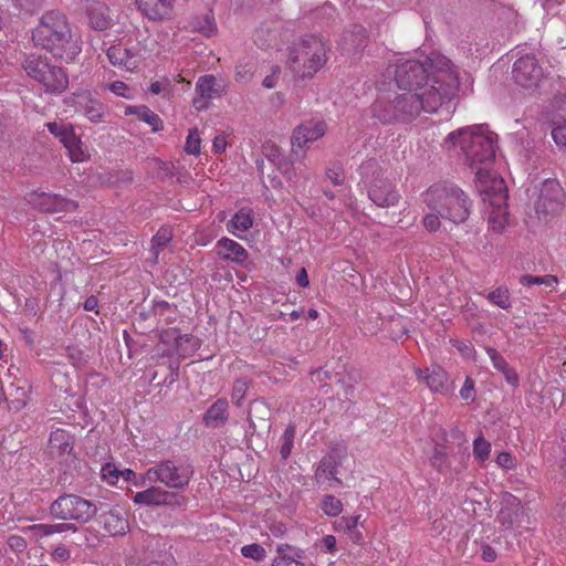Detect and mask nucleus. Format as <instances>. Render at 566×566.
Segmentation results:
<instances>
[{"label": "nucleus", "mask_w": 566, "mask_h": 566, "mask_svg": "<svg viewBox=\"0 0 566 566\" xmlns=\"http://www.w3.org/2000/svg\"><path fill=\"white\" fill-rule=\"evenodd\" d=\"M431 65L434 70L429 88L421 93L409 91L395 97L399 122H411L421 111L436 113L457 97L460 82L452 62L446 56H434L431 59Z\"/></svg>", "instance_id": "obj_1"}, {"label": "nucleus", "mask_w": 566, "mask_h": 566, "mask_svg": "<svg viewBox=\"0 0 566 566\" xmlns=\"http://www.w3.org/2000/svg\"><path fill=\"white\" fill-rule=\"evenodd\" d=\"M32 41L35 46L66 63L73 62L82 52V42L73 34L67 17L57 10L48 11L41 17L32 31Z\"/></svg>", "instance_id": "obj_2"}, {"label": "nucleus", "mask_w": 566, "mask_h": 566, "mask_svg": "<svg viewBox=\"0 0 566 566\" xmlns=\"http://www.w3.org/2000/svg\"><path fill=\"white\" fill-rule=\"evenodd\" d=\"M496 134L483 126L464 127L451 132L446 144L451 147L460 145L464 164L475 170V177L481 184H486L490 178L489 166L495 159Z\"/></svg>", "instance_id": "obj_3"}, {"label": "nucleus", "mask_w": 566, "mask_h": 566, "mask_svg": "<svg viewBox=\"0 0 566 566\" xmlns=\"http://www.w3.org/2000/svg\"><path fill=\"white\" fill-rule=\"evenodd\" d=\"M424 201L442 219L455 224L465 222L471 213L470 198L453 184L444 182L431 186L426 192Z\"/></svg>", "instance_id": "obj_4"}, {"label": "nucleus", "mask_w": 566, "mask_h": 566, "mask_svg": "<svg viewBox=\"0 0 566 566\" xmlns=\"http://www.w3.org/2000/svg\"><path fill=\"white\" fill-rule=\"evenodd\" d=\"M326 52L323 39L305 35L289 49L287 65L301 78L312 77L325 64Z\"/></svg>", "instance_id": "obj_5"}, {"label": "nucleus", "mask_w": 566, "mask_h": 566, "mask_svg": "<svg viewBox=\"0 0 566 566\" xmlns=\"http://www.w3.org/2000/svg\"><path fill=\"white\" fill-rule=\"evenodd\" d=\"M21 67L27 75L39 82L46 93L61 94L69 86V76L63 67L52 64L50 59L40 53H25Z\"/></svg>", "instance_id": "obj_6"}, {"label": "nucleus", "mask_w": 566, "mask_h": 566, "mask_svg": "<svg viewBox=\"0 0 566 566\" xmlns=\"http://www.w3.org/2000/svg\"><path fill=\"white\" fill-rule=\"evenodd\" d=\"M368 198L378 207L389 208L399 202L400 195L396 186L385 176L384 170L375 159H369L360 166Z\"/></svg>", "instance_id": "obj_7"}, {"label": "nucleus", "mask_w": 566, "mask_h": 566, "mask_svg": "<svg viewBox=\"0 0 566 566\" xmlns=\"http://www.w3.org/2000/svg\"><path fill=\"white\" fill-rule=\"evenodd\" d=\"M50 514L61 521L86 524L97 514V505L77 494L64 493L50 505Z\"/></svg>", "instance_id": "obj_8"}, {"label": "nucleus", "mask_w": 566, "mask_h": 566, "mask_svg": "<svg viewBox=\"0 0 566 566\" xmlns=\"http://www.w3.org/2000/svg\"><path fill=\"white\" fill-rule=\"evenodd\" d=\"M193 472V468L190 464L177 463L174 460H164L149 468L146 473L142 475V479L163 483L172 490L184 491L189 485Z\"/></svg>", "instance_id": "obj_9"}, {"label": "nucleus", "mask_w": 566, "mask_h": 566, "mask_svg": "<svg viewBox=\"0 0 566 566\" xmlns=\"http://www.w3.org/2000/svg\"><path fill=\"white\" fill-rule=\"evenodd\" d=\"M434 56L441 55L432 53L424 62L407 60L397 64L394 73L398 87L408 91H424L426 87L422 84L429 80L432 83V71L434 69L431 65V59Z\"/></svg>", "instance_id": "obj_10"}, {"label": "nucleus", "mask_w": 566, "mask_h": 566, "mask_svg": "<svg viewBox=\"0 0 566 566\" xmlns=\"http://www.w3.org/2000/svg\"><path fill=\"white\" fill-rule=\"evenodd\" d=\"M514 83L524 90H535L544 78V71L534 54L520 56L512 67Z\"/></svg>", "instance_id": "obj_11"}, {"label": "nucleus", "mask_w": 566, "mask_h": 566, "mask_svg": "<svg viewBox=\"0 0 566 566\" xmlns=\"http://www.w3.org/2000/svg\"><path fill=\"white\" fill-rule=\"evenodd\" d=\"M564 190L556 179H546L542 184L535 211L544 218L555 216L563 210Z\"/></svg>", "instance_id": "obj_12"}, {"label": "nucleus", "mask_w": 566, "mask_h": 566, "mask_svg": "<svg viewBox=\"0 0 566 566\" xmlns=\"http://www.w3.org/2000/svg\"><path fill=\"white\" fill-rule=\"evenodd\" d=\"M497 520L502 526L507 530L514 528H528L530 518L526 515L520 499L505 493L501 501V510L497 514Z\"/></svg>", "instance_id": "obj_13"}, {"label": "nucleus", "mask_w": 566, "mask_h": 566, "mask_svg": "<svg viewBox=\"0 0 566 566\" xmlns=\"http://www.w3.org/2000/svg\"><path fill=\"white\" fill-rule=\"evenodd\" d=\"M135 566H175L174 556L166 549L161 538L149 536Z\"/></svg>", "instance_id": "obj_14"}, {"label": "nucleus", "mask_w": 566, "mask_h": 566, "mask_svg": "<svg viewBox=\"0 0 566 566\" xmlns=\"http://www.w3.org/2000/svg\"><path fill=\"white\" fill-rule=\"evenodd\" d=\"M33 205L46 213L55 212H71L75 211L78 207L77 202L67 198H64L55 193H38L33 199Z\"/></svg>", "instance_id": "obj_15"}, {"label": "nucleus", "mask_w": 566, "mask_h": 566, "mask_svg": "<svg viewBox=\"0 0 566 566\" xmlns=\"http://www.w3.org/2000/svg\"><path fill=\"white\" fill-rule=\"evenodd\" d=\"M367 42V30L361 24H353L344 31L339 45L344 52L356 54L366 48Z\"/></svg>", "instance_id": "obj_16"}, {"label": "nucleus", "mask_w": 566, "mask_h": 566, "mask_svg": "<svg viewBox=\"0 0 566 566\" xmlns=\"http://www.w3.org/2000/svg\"><path fill=\"white\" fill-rule=\"evenodd\" d=\"M138 10L150 20L170 17L174 0H135Z\"/></svg>", "instance_id": "obj_17"}, {"label": "nucleus", "mask_w": 566, "mask_h": 566, "mask_svg": "<svg viewBox=\"0 0 566 566\" xmlns=\"http://www.w3.org/2000/svg\"><path fill=\"white\" fill-rule=\"evenodd\" d=\"M107 57L111 64L126 71H134L139 65L136 54L120 44L109 46Z\"/></svg>", "instance_id": "obj_18"}, {"label": "nucleus", "mask_w": 566, "mask_h": 566, "mask_svg": "<svg viewBox=\"0 0 566 566\" xmlns=\"http://www.w3.org/2000/svg\"><path fill=\"white\" fill-rule=\"evenodd\" d=\"M229 419V402L226 398L217 399L205 412L202 422L209 428H219Z\"/></svg>", "instance_id": "obj_19"}, {"label": "nucleus", "mask_w": 566, "mask_h": 566, "mask_svg": "<svg viewBox=\"0 0 566 566\" xmlns=\"http://www.w3.org/2000/svg\"><path fill=\"white\" fill-rule=\"evenodd\" d=\"M218 255L227 261L243 264L248 260V251L238 242L222 238L217 242Z\"/></svg>", "instance_id": "obj_20"}, {"label": "nucleus", "mask_w": 566, "mask_h": 566, "mask_svg": "<svg viewBox=\"0 0 566 566\" xmlns=\"http://www.w3.org/2000/svg\"><path fill=\"white\" fill-rule=\"evenodd\" d=\"M325 133L323 123H306L298 125L291 137L293 146L303 147L308 142H314Z\"/></svg>", "instance_id": "obj_21"}, {"label": "nucleus", "mask_w": 566, "mask_h": 566, "mask_svg": "<svg viewBox=\"0 0 566 566\" xmlns=\"http://www.w3.org/2000/svg\"><path fill=\"white\" fill-rule=\"evenodd\" d=\"M3 395L10 409L15 411L22 409L29 399V387L27 381L19 379L18 382H11Z\"/></svg>", "instance_id": "obj_22"}, {"label": "nucleus", "mask_w": 566, "mask_h": 566, "mask_svg": "<svg viewBox=\"0 0 566 566\" xmlns=\"http://www.w3.org/2000/svg\"><path fill=\"white\" fill-rule=\"evenodd\" d=\"M99 522L104 531L112 536L124 535L129 527L127 518L118 510H111L101 514Z\"/></svg>", "instance_id": "obj_23"}, {"label": "nucleus", "mask_w": 566, "mask_h": 566, "mask_svg": "<svg viewBox=\"0 0 566 566\" xmlns=\"http://www.w3.org/2000/svg\"><path fill=\"white\" fill-rule=\"evenodd\" d=\"M90 25L97 31L107 30L111 25V19L106 14L107 7L97 1L88 2L85 7Z\"/></svg>", "instance_id": "obj_24"}, {"label": "nucleus", "mask_w": 566, "mask_h": 566, "mask_svg": "<svg viewBox=\"0 0 566 566\" xmlns=\"http://www.w3.org/2000/svg\"><path fill=\"white\" fill-rule=\"evenodd\" d=\"M396 99H387L379 97L371 106L373 117L377 118L382 124H390L399 122V116L396 111Z\"/></svg>", "instance_id": "obj_25"}, {"label": "nucleus", "mask_w": 566, "mask_h": 566, "mask_svg": "<svg viewBox=\"0 0 566 566\" xmlns=\"http://www.w3.org/2000/svg\"><path fill=\"white\" fill-rule=\"evenodd\" d=\"M418 376L426 380L431 391L439 394L448 392V375L440 366H434L431 370L426 369L424 371L419 369Z\"/></svg>", "instance_id": "obj_26"}, {"label": "nucleus", "mask_w": 566, "mask_h": 566, "mask_svg": "<svg viewBox=\"0 0 566 566\" xmlns=\"http://www.w3.org/2000/svg\"><path fill=\"white\" fill-rule=\"evenodd\" d=\"M492 206L501 207L507 199V189L502 178H493L490 186L480 188Z\"/></svg>", "instance_id": "obj_27"}, {"label": "nucleus", "mask_w": 566, "mask_h": 566, "mask_svg": "<svg viewBox=\"0 0 566 566\" xmlns=\"http://www.w3.org/2000/svg\"><path fill=\"white\" fill-rule=\"evenodd\" d=\"M485 350L492 360L493 367L503 374L507 384L516 386L518 384V376L516 371L510 367L505 358L493 347H486Z\"/></svg>", "instance_id": "obj_28"}, {"label": "nucleus", "mask_w": 566, "mask_h": 566, "mask_svg": "<svg viewBox=\"0 0 566 566\" xmlns=\"http://www.w3.org/2000/svg\"><path fill=\"white\" fill-rule=\"evenodd\" d=\"M78 105L83 111L84 115L93 123L103 122L105 116L108 114V108L103 103L91 97H85Z\"/></svg>", "instance_id": "obj_29"}, {"label": "nucleus", "mask_w": 566, "mask_h": 566, "mask_svg": "<svg viewBox=\"0 0 566 566\" xmlns=\"http://www.w3.org/2000/svg\"><path fill=\"white\" fill-rule=\"evenodd\" d=\"M52 451L56 450L60 455L70 454L73 450V437L63 429L52 431L49 439Z\"/></svg>", "instance_id": "obj_30"}, {"label": "nucleus", "mask_w": 566, "mask_h": 566, "mask_svg": "<svg viewBox=\"0 0 566 566\" xmlns=\"http://www.w3.org/2000/svg\"><path fill=\"white\" fill-rule=\"evenodd\" d=\"M163 488L151 485L148 489L137 492L133 496L135 504L145 506H161Z\"/></svg>", "instance_id": "obj_31"}, {"label": "nucleus", "mask_w": 566, "mask_h": 566, "mask_svg": "<svg viewBox=\"0 0 566 566\" xmlns=\"http://www.w3.org/2000/svg\"><path fill=\"white\" fill-rule=\"evenodd\" d=\"M126 114H136L142 120L153 126L154 132L163 129L160 117L145 105L129 106Z\"/></svg>", "instance_id": "obj_32"}, {"label": "nucleus", "mask_w": 566, "mask_h": 566, "mask_svg": "<svg viewBox=\"0 0 566 566\" xmlns=\"http://www.w3.org/2000/svg\"><path fill=\"white\" fill-rule=\"evenodd\" d=\"M69 151L70 159L73 163L84 161L86 159L85 151L81 139L75 135L74 130L62 143Z\"/></svg>", "instance_id": "obj_33"}, {"label": "nucleus", "mask_w": 566, "mask_h": 566, "mask_svg": "<svg viewBox=\"0 0 566 566\" xmlns=\"http://www.w3.org/2000/svg\"><path fill=\"white\" fill-rule=\"evenodd\" d=\"M39 536H49L54 533H64L67 531L77 532V526L74 523H59V524H35L30 527Z\"/></svg>", "instance_id": "obj_34"}, {"label": "nucleus", "mask_w": 566, "mask_h": 566, "mask_svg": "<svg viewBox=\"0 0 566 566\" xmlns=\"http://www.w3.org/2000/svg\"><path fill=\"white\" fill-rule=\"evenodd\" d=\"M191 25L193 30L200 32L205 36H212L217 32V24L211 10L202 17L195 18Z\"/></svg>", "instance_id": "obj_35"}, {"label": "nucleus", "mask_w": 566, "mask_h": 566, "mask_svg": "<svg viewBox=\"0 0 566 566\" xmlns=\"http://www.w3.org/2000/svg\"><path fill=\"white\" fill-rule=\"evenodd\" d=\"M172 239V231L168 227H161L151 239V253L157 262L159 252L163 251Z\"/></svg>", "instance_id": "obj_36"}, {"label": "nucleus", "mask_w": 566, "mask_h": 566, "mask_svg": "<svg viewBox=\"0 0 566 566\" xmlns=\"http://www.w3.org/2000/svg\"><path fill=\"white\" fill-rule=\"evenodd\" d=\"M336 474H337V462H336L335 457L333 454H328V455L324 457L318 463V467L315 472V478L317 480H319V479L326 476V478H332L335 481L339 482Z\"/></svg>", "instance_id": "obj_37"}, {"label": "nucleus", "mask_w": 566, "mask_h": 566, "mask_svg": "<svg viewBox=\"0 0 566 566\" xmlns=\"http://www.w3.org/2000/svg\"><path fill=\"white\" fill-rule=\"evenodd\" d=\"M216 77L213 75L200 76L196 84V92L202 97L209 99L219 96V91L216 88Z\"/></svg>", "instance_id": "obj_38"}, {"label": "nucleus", "mask_w": 566, "mask_h": 566, "mask_svg": "<svg viewBox=\"0 0 566 566\" xmlns=\"http://www.w3.org/2000/svg\"><path fill=\"white\" fill-rule=\"evenodd\" d=\"M184 491H168L163 489L161 493V505L171 507V509H178L182 507L187 504L188 499L184 495Z\"/></svg>", "instance_id": "obj_39"}, {"label": "nucleus", "mask_w": 566, "mask_h": 566, "mask_svg": "<svg viewBox=\"0 0 566 566\" xmlns=\"http://www.w3.org/2000/svg\"><path fill=\"white\" fill-rule=\"evenodd\" d=\"M199 348V340L190 334L181 335L178 339L176 352L181 357L192 355Z\"/></svg>", "instance_id": "obj_40"}, {"label": "nucleus", "mask_w": 566, "mask_h": 566, "mask_svg": "<svg viewBox=\"0 0 566 566\" xmlns=\"http://www.w3.org/2000/svg\"><path fill=\"white\" fill-rule=\"evenodd\" d=\"M488 301L502 310L511 307L510 292L506 287L500 286L486 295Z\"/></svg>", "instance_id": "obj_41"}, {"label": "nucleus", "mask_w": 566, "mask_h": 566, "mask_svg": "<svg viewBox=\"0 0 566 566\" xmlns=\"http://www.w3.org/2000/svg\"><path fill=\"white\" fill-rule=\"evenodd\" d=\"M446 448V446L437 443L430 459L431 465L439 472H444L450 467Z\"/></svg>", "instance_id": "obj_42"}, {"label": "nucleus", "mask_w": 566, "mask_h": 566, "mask_svg": "<svg viewBox=\"0 0 566 566\" xmlns=\"http://www.w3.org/2000/svg\"><path fill=\"white\" fill-rule=\"evenodd\" d=\"M312 377L314 381L324 382L326 380H333L334 378H337V382L342 384V386L345 388L346 394L348 391H353L354 387L353 385H345V381L342 378H338V373H331L328 370H325L324 368H318L312 373Z\"/></svg>", "instance_id": "obj_43"}, {"label": "nucleus", "mask_w": 566, "mask_h": 566, "mask_svg": "<svg viewBox=\"0 0 566 566\" xmlns=\"http://www.w3.org/2000/svg\"><path fill=\"white\" fill-rule=\"evenodd\" d=\"M321 507L325 514L329 516H337L340 514L343 510V504L340 500H338L334 495L328 494L323 497Z\"/></svg>", "instance_id": "obj_44"}, {"label": "nucleus", "mask_w": 566, "mask_h": 566, "mask_svg": "<svg viewBox=\"0 0 566 566\" xmlns=\"http://www.w3.org/2000/svg\"><path fill=\"white\" fill-rule=\"evenodd\" d=\"M294 438L295 427L293 424H289L282 436L283 443L280 448V454L282 459L286 460L290 457L293 448Z\"/></svg>", "instance_id": "obj_45"}, {"label": "nucleus", "mask_w": 566, "mask_h": 566, "mask_svg": "<svg viewBox=\"0 0 566 566\" xmlns=\"http://www.w3.org/2000/svg\"><path fill=\"white\" fill-rule=\"evenodd\" d=\"M252 217L244 210H239L231 219L230 226L239 231H247L252 227Z\"/></svg>", "instance_id": "obj_46"}, {"label": "nucleus", "mask_w": 566, "mask_h": 566, "mask_svg": "<svg viewBox=\"0 0 566 566\" xmlns=\"http://www.w3.org/2000/svg\"><path fill=\"white\" fill-rule=\"evenodd\" d=\"M520 283L524 286L541 285V284L552 286L554 283H557V277L554 275L534 276V275L525 274L520 277Z\"/></svg>", "instance_id": "obj_47"}, {"label": "nucleus", "mask_w": 566, "mask_h": 566, "mask_svg": "<svg viewBox=\"0 0 566 566\" xmlns=\"http://www.w3.org/2000/svg\"><path fill=\"white\" fill-rule=\"evenodd\" d=\"M200 144L199 130L197 128L190 129L185 144V151L197 156L200 154Z\"/></svg>", "instance_id": "obj_48"}, {"label": "nucleus", "mask_w": 566, "mask_h": 566, "mask_svg": "<svg viewBox=\"0 0 566 566\" xmlns=\"http://www.w3.org/2000/svg\"><path fill=\"white\" fill-rule=\"evenodd\" d=\"M491 452V444L482 436L478 437L473 442V453L480 461H485Z\"/></svg>", "instance_id": "obj_49"}, {"label": "nucleus", "mask_w": 566, "mask_h": 566, "mask_svg": "<svg viewBox=\"0 0 566 566\" xmlns=\"http://www.w3.org/2000/svg\"><path fill=\"white\" fill-rule=\"evenodd\" d=\"M46 127L52 135L60 139L61 143H63V140H65L69 134H71L74 130L71 125L60 124L56 122L48 123Z\"/></svg>", "instance_id": "obj_50"}, {"label": "nucleus", "mask_w": 566, "mask_h": 566, "mask_svg": "<svg viewBox=\"0 0 566 566\" xmlns=\"http://www.w3.org/2000/svg\"><path fill=\"white\" fill-rule=\"evenodd\" d=\"M248 391V382L243 379H237L232 388V401L237 406H241Z\"/></svg>", "instance_id": "obj_51"}, {"label": "nucleus", "mask_w": 566, "mask_h": 566, "mask_svg": "<svg viewBox=\"0 0 566 566\" xmlns=\"http://www.w3.org/2000/svg\"><path fill=\"white\" fill-rule=\"evenodd\" d=\"M101 476L104 481L114 485L119 479V469L113 463H105L101 469Z\"/></svg>", "instance_id": "obj_52"}, {"label": "nucleus", "mask_w": 566, "mask_h": 566, "mask_svg": "<svg viewBox=\"0 0 566 566\" xmlns=\"http://www.w3.org/2000/svg\"><path fill=\"white\" fill-rule=\"evenodd\" d=\"M241 553L244 557L254 560H262L265 557V549L260 544L245 545L241 548Z\"/></svg>", "instance_id": "obj_53"}, {"label": "nucleus", "mask_w": 566, "mask_h": 566, "mask_svg": "<svg viewBox=\"0 0 566 566\" xmlns=\"http://www.w3.org/2000/svg\"><path fill=\"white\" fill-rule=\"evenodd\" d=\"M326 177L335 185L340 186L344 182V169L340 165L334 164L326 170Z\"/></svg>", "instance_id": "obj_54"}, {"label": "nucleus", "mask_w": 566, "mask_h": 566, "mask_svg": "<svg viewBox=\"0 0 566 566\" xmlns=\"http://www.w3.org/2000/svg\"><path fill=\"white\" fill-rule=\"evenodd\" d=\"M440 432L441 440L446 447L451 442H457L460 444L464 440L462 431H460L457 427L453 428L449 433L444 429H440Z\"/></svg>", "instance_id": "obj_55"}, {"label": "nucleus", "mask_w": 566, "mask_h": 566, "mask_svg": "<svg viewBox=\"0 0 566 566\" xmlns=\"http://www.w3.org/2000/svg\"><path fill=\"white\" fill-rule=\"evenodd\" d=\"M180 336L181 335L179 334L177 328H168L159 333V340L166 345L175 343V347H177L178 339Z\"/></svg>", "instance_id": "obj_56"}, {"label": "nucleus", "mask_w": 566, "mask_h": 566, "mask_svg": "<svg viewBox=\"0 0 566 566\" xmlns=\"http://www.w3.org/2000/svg\"><path fill=\"white\" fill-rule=\"evenodd\" d=\"M552 137L558 146L566 147V122L552 129Z\"/></svg>", "instance_id": "obj_57"}, {"label": "nucleus", "mask_w": 566, "mask_h": 566, "mask_svg": "<svg viewBox=\"0 0 566 566\" xmlns=\"http://www.w3.org/2000/svg\"><path fill=\"white\" fill-rule=\"evenodd\" d=\"M440 214H438L436 211H433L432 213H428L424 218H423V226L427 230H429L430 232H433V231H437L439 228H440Z\"/></svg>", "instance_id": "obj_58"}, {"label": "nucleus", "mask_w": 566, "mask_h": 566, "mask_svg": "<svg viewBox=\"0 0 566 566\" xmlns=\"http://www.w3.org/2000/svg\"><path fill=\"white\" fill-rule=\"evenodd\" d=\"M9 547L17 553H21L27 548V541L20 535H11L7 541Z\"/></svg>", "instance_id": "obj_59"}, {"label": "nucleus", "mask_w": 566, "mask_h": 566, "mask_svg": "<svg viewBox=\"0 0 566 566\" xmlns=\"http://www.w3.org/2000/svg\"><path fill=\"white\" fill-rule=\"evenodd\" d=\"M359 518H360V515L349 516V517L344 516L338 522V528L352 532L357 527Z\"/></svg>", "instance_id": "obj_60"}, {"label": "nucleus", "mask_w": 566, "mask_h": 566, "mask_svg": "<svg viewBox=\"0 0 566 566\" xmlns=\"http://www.w3.org/2000/svg\"><path fill=\"white\" fill-rule=\"evenodd\" d=\"M460 396L464 400H474V381L470 377H467L464 385L460 390Z\"/></svg>", "instance_id": "obj_61"}, {"label": "nucleus", "mask_w": 566, "mask_h": 566, "mask_svg": "<svg viewBox=\"0 0 566 566\" xmlns=\"http://www.w3.org/2000/svg\"><path fill=\"white\" fill-rule=\"evenodd\" d=\"M171 310V305L166 301H156L150 308L154 317L164 316L166 312Z\"/></svg>", "instance_id": "obj_62"}, {"label": "nucleus", "mask_w": 566, "mask_h": 566, "mask_svg": "<svg viewBox=\"0 0 566 566\" xmlns=\"http://www.w3.org/2000/svg\"><path fill=\"white\" fill-rule=\"evenodd\" d=\"M273 566H304V564L294 557L282 555L273 560Z\"/></svg>", "instance_id": "obj_63"}, {"label": "nucleus", "mask_w": 566, "mask_h": 566, "mask_svg": "<svg viewBox=\"0 0 566 566\" xmlns=\"http://www.w3.org/2000/svg\"><path fill=\"white\" fill-rule=\"evenodd\" d=\"M496 463L504 469H511L514 467V458L509 452H501L496 458Z\"/></svg>", "instance_id": "obj_64"}]
</instances>
